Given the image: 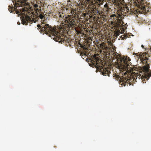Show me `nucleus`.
I'll use <instances>...</instances> for the list:
<instances>
[{
  "mask_svg": "<svg viewBox=\"0 0 151 151\" xmlns=\"http://www.w3.org/2000/svg\"><path fill=\"white\" fill-rule=\"evenodd\" d=\"M91 57L92 59H90L89 60L93 67L96 68V71L97 72L99 71L104 76H106L107 74L109 77L111 69L109 67H105L101 59L97 57L96 55H93Z\"/></svg>",
  "mask_w": 151,
  "mask_h": 151,
  "instance_id": "f257e3e1",
  "label": "nucleus"
},
{
  "mask_svg": "<svg viewBox=\"0 0 151 151\" xmlns=\"http://www.w3.org/2000/svg\"><path fill=\"white\" fill-rule=\"evenodd\" d=\"M27 10V11L28 14L25 15V17H23L22 19V23L23 24L28 25V23H29V25H30V24H32L33 22L35 23V20L38 21L39 18L43 21L45 19V16L42 14L38 15L37 12L35 13H34L33 12H31L30 10L28 9Z\"/></svg>",
  "mask_w": 151,
  "mask_h": 151,
  "instance_id": "f03ea898",
  "label": "nucleus"
},
{
  "mask_svg": "<svg viewBox=\"0 0 151 151\" xmlns=\"http://www.w3.org/2000/svg\"><path fill=\"white\" fill-rule=\"evenodd\" d=\"M148 58L145 57V58L142 57L140 58L141 62L144 65L143 66H142L141 68L142 72L144 75L140 74L139 76H137L136 78L139 79V78H141V79H142V81L143 83H146L145 82L146 81H147L149 79V78L151 76V71L150 70V66L149 64L148 63L147 60Z\"/></svg>",
  "mask_w": 151,
  "mask_h": 151,
  "instance_id": "7ed1b4c3",
  "label": "nucleus"
},
{
  "mask_svg": "<svg viewBox=\"0 0 151 151\" xmlns=\"http://www.w3.org/2000/svg\"><path fill=\"white\" fill-rule=\"evenodd\" d=\"M118 62L116 64V66L118 69L122 71H126L124 73V76L126 77L127 73H129L131 71L132 67H130L131 63L130 62L129 58H126L125 59L120 58L117 59Z\"/></svg>",
  "mask_w": 151,
  "mask_h": 151,
  "instance_id": "20e7f679",
  "label": "nucleus"
},
{
  "mask_svg": "<svg viewBox=\"0 0 151 151\" xmlns=\"http://www.w3.org/2000/svg\"><path fill=\"white\" fill-rule=\"evenodd\" d=\"M55 32V33L52 35L51 38L55 41L61 43L63 42L69 43L71 41L70 39L67 37V35L60 33L58 31H56V29Z\"/></svg>",
  "mask_w": 151,
  "mask_h": 151,
  "instance_id": "39448f33",
  "label": "nucleus"
},
{
  "mask_svg": "<svg viewBox=\"0 0 151 151\" xmlns=\"http://www.w3.org/2000/svg\"><path fill=\"white\" fill-rule=\"evenodd\" d=\"M37 27L40 29L42 31H44L46 32L49 37H52V35L55 33L56 28L52 27L48 24L42 23L40 24H38Z\"/></svg>",
  "mask_w": 151,
  "mask_h": 151,
  "instance_id": "423d86ee",
  "label": "nucleus"
},
{
  "mask_svg": "<svg viewBox=\"0 0 151 151\" xmlns=\"http://www.w3.org/2000/svg\"><path fill=\"white\" fill-rule=\"evenodd\" d=\"M129 79H128L126 78V77L120 78L119 80V84L121 85L122 86H126V84L127 86H128V84H129V85H131V82H132L133 81H134V78H131L129 77Z\"/></svg>",
  "mask_w": 151,
  "mask_h": 151,
  "instance_id": "0eeeda50",
  "label": "nucleus"
},
{
  "mask_svg": "<svg viewBox=\"0 0 151 151\" xmlns=\"http://www.w3.org/2000/svg\"><path fill=\"white\" fill-rule=\"evenodd\" d=\"M147 5V6H145V5H141L139 6V8L145 12L151 11V4L148 3Z\"/></svg>",
  "mask_w": 151,
  "mask_h": 151,
  "instance_id": "6e6552de",
  "label": "nucleus"
},
{
  "mask_svg": "<svg viewBox=\"0 0 151 151\" xmlns=\"http://www.w3.org/2000/svg\"><path fill=\"white\" fill-rule=\"evenodd\" d=\"M65 22L68 24V26L69 28L70 27L73 26L75 24L74 19L71 17L67 18V19L65 20Z\"/></svg>",
  "mask_w": 151,
  "mask_h": 151,
  "instance_id": "1a4fd4ad",
  "label": "nucleus"
},
{
  "mask_svg": "<svg viewBox=\"0 0 151 151\" xmlns=\"http://www.w3.org/2000/svg\"><path fill=\"white\" fill-rule=\"evenodd\" d=\"M122 19V17H121L120 19L118 20V21H119V22H118L119 23L118 24H117V25H116V28L118 29H119L120 25V24H121V22H122V20H121Z\"/></svg>",
  "mask_w": 151,
  "mask_h": 151,
  "instance_id": "9d476101",
  "label": "nucleus"
},
{
  "mask_svg": "<svg viewBox=\"0 0 151 151\" xmlns=\"http://www.w3.org/2000/svg\"><path fill=\"white\" fill-rule=\"evenodd\" d=\"M118 16H117L115 14H112L111 15V17H116V18H118V20H119L120 19H119V18H120L121 17H122L120 15L118 14Z\"/></svg>",
  "mask_w": 151,
  "mask_h": 151,
  "instance_id": "9b49d317",
  "label": "nucleus"
},
{
  "mask_svg": "<svg viewBox=\"0 0 151 151\" xmlns=\"http://www.w3.org/2000/svg\"><path fill=\"white\" fill-rule=\"evenodd\" d=\"M86 52H81L80 54V55L84 56H86Z\"/></svg>",
  "mask_w": 151,
  "mask_h": 151,
  "instance_id": "f8f14e48",
  "label": "nucleus"
},
{
  "mask_svg": "<svg viewBox=\"0 0 151 151\" xmlns=\"http://www.w3.org/2000/svg\"><path fill=\"white\" fill-rule=\"evenodd\" d=\"M115 35L116 37H117L119 35V34L118 32H116L115 33Z\"/></svg>",
  "mask_w": 151,
  "mask_h": 151,
  "instance_id": "ddd939ff",
  "label": "nucleus"
},
{
  "mask_svg": "<svg viewBox=\"0 0 151 151\" xmlns=\"http://www.w3.org/2000/svg\"><path fill=\"white\" fill-rule=\"evenodd\" d=\"M104 7L105 8H108V4L106 3V4L104 5Z\"/></svg>",
  "mask_w": 151,
  "mask_h": 151,
  "instance_id": "4468645a",
  "label": "nucleus"
},
{
  "mask_svg": "<svg viewBox=\"0 0 151 151\" xmlns=\"http://www.w3.org/2000/svg\"><path fill=\"white\" fill-rule=\"evenodd\" d=\"M34 7L35 8H37V7H38V6L37 4H35L34 5Z\"/></svg>",
  "mask_w": 151,
  "mask_h": 151,
  "instance_id": "2eb2a0df",
  "label": "nucleus"
},
{
  "mask_svg": "<svg viewBox=\"0 0 151 151\" xmlns=\"http://www.w3.org/2000/svg\"><path fill=\"white\" fill-rule=\"evenodd\" d=\"M96 10L94 9H92L91 11L93 13H94L95 12V11H96Z\"/></svg>",
  "mask_w": 151,
  "mask_h": 151,
  "instance_id": "dca6fc26",
  "label": "nucleus"
},
{
  "mask_svg": "<svg viewBox=\"0 0 151 151\" xmlns=\"http://www.w3.org/2000/svg\"><path fill=\"white\" fill-rule=\"evenodd\" d=\"M116 77L118 78L119 77V75H117L116 74Z\"/></svg>",
  "mask_w": 151,
  "mask_h": 151,
  "instance_id": "f3484780",
  "label": "nucleus"
},
{
  "mask_svg": "<svg viewBox=\"0 0 151 151\" xmlns=\"http://www.w3.org/2000/svg\"><path fill=\"white\" fill-rule=\"evenodd\" d=\"M121 37H122V40H124V39L125 38L124 37H122V36H121Z\"/></svg>",
  "mask_w": 151,
  "mask_h": 151,
  "instance_id": "a211bd4d",
  "label": "nucleus"
},
{
  "mask_svg": "<svg viewBox=\"0 0 151 151\" xmlns=\"http://www.w3.org/2000/svg\"><path fill=\"white\" fill-rule=\"evenodd\" d=\"M17 24H19V25H20V22H17Z\"/></svg>",
  "mask_w": 151,
  "mask_h": 151,
  "instance_id": "6ab92c4d",
  "label": "nucleus"
},
{
  "mask_svg": "<svg viewBox=\"0 0 151 151\" xmlns=\"http://www.w3.org/2000/svg\"><path fill=\"white\" fill-rule=\"evenodd\" d=\"M48 14H50L51 13V12H49L48 13Z\"/></svg>",
  "mask_w": 151,
  "mask_h": 151,
  "instance_id": "aec40b11",
  "label": "nucleus"
},
{
  "mask_svg": "<svg viewBox=\"0 0 151 151\" xmlns=\"http://www.w3.org/2000/svg\"><path fill=\"white\" fill-rule=\"evenodd\" d=\"M83 49H84L85 50L86 49V48H85V47H83Z\"/></svg>",
  "mask_w": 151,
  "mask_h": 151,
  "instance_id": "412c9836",
  "label": "nucleus"
},
{
  "mask_svg": "<svg viewBox=\"0 0 151 151\" xmlns=\"http://www.w3.org/2000/svg\"><path fill=\"white\" fill-rule=\"evenodd\" d=\"M59 17H61V15H60Z\"/></svg>",
  "mask_w": 151,
  "mask_h": 151,
  "instance_id": "4be33fe9",
  "label": "nucleus"
},
{
  "mask_svg": "<svg viewBox=\"0 0 151 151\" xmlns=\"http://www.w3.org/2000/svg\"><path fill=\"white\" fill-rule=\"evenodd\" d=\"M123 31H124V32H124V29H123Z\"/></svg>",
  "mask_w": 151,
  "mask_h": 151,
  "instance_id": "5701e85b",
  "label": "nucleus"
},
{
  "mask_svg": "<svg viewBox=\"0 0 151 151\" xmlns=\"http://www.w3.org/2000/svg\"><path fill=\"white\" fill-rule=\"evenodd\" d=\"M37 10H38V9H37Z\"/></svg>",
  "mask_w": 151,
  "mask_h": 151,
  "instance_id": "b1692460",
  "label": "nucleus"
},
{
  "mask_svg": "<svg viewBox=\"0 0 151 151\" xmlns=\"http://www.w3.org/2000/svg\"><path fill=\"white\" fill-rule=\"evenodd\" d=\"M82 58H83V59H84V58H83L82 56Z\"/></svg>",
  "mask_w": 151,
  "mask_h": 151,
  "instance_id": "393cba45",
  "label": "nucleus"
}]
</instances>
